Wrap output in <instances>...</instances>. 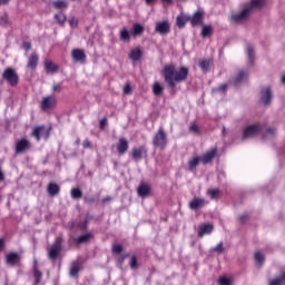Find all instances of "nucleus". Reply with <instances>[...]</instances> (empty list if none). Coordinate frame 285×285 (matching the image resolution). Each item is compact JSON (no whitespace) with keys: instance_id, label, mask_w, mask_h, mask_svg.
<instances>
[{"instance_id":"f257e3e1","label":"nucleus","mask_w":285,"mask_h":285,"mask_svg":"<svg viewBox=\"0 0 285 285\" xmlns=\"http://www.w3.org/2000/svg\"><path fill=\"white\" fill-rule=\"evenodd\" d=\"M163 77L169 88H175V82L181 83L188 79V68L180 67L179 70H176L174 65H167L163 69Z\"/></svg>"},{"instance_id":"f03ea898","label":"nucleus","mask_w":285,"mask_h":285,"mask_svg":"<svg viewBox=\"0 0 285 285\" xmlns=\"http://www.w3.org/2000/svg\"><path fill=\"white\" fill-rule=\"evenodd\" d=\"M154 148H159V150H165L168 146V134L164 130V127H159L158 131L153 138Z\"/></svg>"},{"instance_id":"7ed1b4c3","label":"nucleus","mask_w":285,"mask_h":285,"mask_svg":"<svg viewBox=\"0 0 285 285\" xmlns=\"http://www.w3.org/2000/svg\"><path fill=\"white\" fill-rule=\"evenodd\" d=\"M206 17V11L204 9H197L191 16L186 17V21L197 28L198 26H204V18Z\"/></svg>"},{"instance_id":"20e7f679","label":"nucleus","mask_w":285,"mask_h":285,"mask_svg":"<svg viewBox=\"0 0 285 285\" xmlns=\"http://www.w3.org/2000/svg\"><path fill=\"white\" fill-rule=\"evenodd\" d=\"M2 79L14 87L19 83V73L12 68H7L2 73Z\"/></svg>"},{"instance_id":"39448f33","label":"nucleus","mask_w":285,"mask_h":285,"mask_svg":"<svg viewBox=\"0 0 285 285\" xmlns=\"http://www.w3.org/2000/svg\"><path fill=\"white\" fill-rule=\"evenodd\" d=\"M264 127L261 124L250 125L246 127L243 131V139H248V137H256L259 135Z\"/></svg>"},{"instance_id":"423d86ee","label":"nucleus","mask_w":285,"mask_h":285,"mask_svg":"<svg viewBox=\"0 0 285 285\" xmlns=\"http://www.w3.org/2000/svg\"><path fill=\"white\" fill-rule=\"evenodd\" d=\"M61 243H62L61 237H58L53 243V245L48 249L49 259L55 261L57 259V257H59V254L61 253Z\"/></svg>"},{"instance_id":"0eeeda50","label":"nucleus","mask_w":285,"mask_h":285,"mask_svg":"<svg viewBox=\"0 0 285 285\" xmlns=\"http://www.w3.org/2000/svg\"><path fill=\"white\" fill-rule=\"evenodd\" d=\"M261 101L264 106H271L273 101V89L271 87H264L261 90Z\"/></svg>"},{"instance_id":"6e6552de","label":"nucleus","mask_w":285,"mask_h":285,"mask_svg":"<svg viewBox=\"0 0 285 285\" xmlns=\"http://www.w3.org/2000/svg\"><path fill=\"white\" fill-rule=\"evenodd\" d=\"M155 32L161 35V37H166L170 32V22L167 20L156 22Z\"/></svg>"},{"instance_id":"1a4fd4ad","label":"nucleus","mask_w":285,"mask_h":285,"mask_svg":"<svg viewBox=\"0 0 285 285\" xmlns=\"http://www.w3.org/2000/svg\"><path fill=\"white\" fill-rule=\"evenodd\" d=\"M147 155L148 149L146 148V146H140L131 150V159H134V161H139L140 159H144V157H146Z\"/></svg>"},{"instance_id":"9d476101","label":"nucleus","mask_w":285,"mask_h":285,"mask_svg":"<svg viewBox=\"0 0 285 285\" xmlns=\"http://www.w3.org/2000/svg\"><path fill=\"white\" fill-rule=\"evenodd\" d=\"M250 14V8L245 7L239 13L232 16L233 21L235 23H242V21H246Z\"/></svg>"},{"instance_id":"9b49d317","label":"nucleus","mask_w":285,"mask_h":285,"mask_svg":"<svg viewBox=\"0 0 285 285\" xmlns=\"http://www.w3.org/2000/svg\"><path fill=\"white\" fill-rule=\"evenodd\" d=\"M213 224H203L198 227V237H204V235H210L214 230Z\"/></svg>"},{"instance_id":"f8f14e48","label":"nucleus","mask_w":285,"mask_h":285,"mask_svg":"<svg viewBox=\"0 0 285 285\" xmlns=\"http://www.w3.org/2000/svg\"><path fill=\"white\" fill-rule=\"evenodd\" d=\"M204 206H206V200L203 198H194L189 203L190 210H199V208H204Z\"/></svg>"},{"instance_id":"ddd939ff","label":"nucleus","mask_w":285,"mask_h":285,"mask_svg":"<svg viewBox=\"0 0 285 285\" xmlns=\"http://www.w3.org/2000/svg\"><path fill=\"white\" fill-rule=\"evenodd\" d=\"M55 104H57V100L55 99V97H46L41 101V109L50 110V108H52V106H55Z\"/></svg>"},{"instance_id":"4468645a","label":"nucleus","mask_w":285,"mask_h":285,"mask_svg":"<svg viewBox=\"0 0 285 285\" xmlns=\"http://www.w3.org/2000/svg\"><path fill=\"white\" fill-rule=\"evenodd\" d=\"M30 148V142L26 139H22L16 144V153L19 155L23 153V150H28Z\"/></svg>"},{"instance_id":"2eb2a0df","label":"nucleus","mask_w":285,"mask_h":285,"mask_svg":"<svg viewBox=\"0 0 285 285\" xmlns=\"http://www.w3.org/2000/svg\"><path fill=\"white\" fill-rule=\"evenodd\" d=\"M71 57L73 61H86V53L81 49H73Z\"/></svg>"},{"instance_id":"dca6fc26","label":"nucleus","mask_w":285,"mask_h":285,"mask_svg":"<svg viewBox=\"0 0 285 285\" xmlns=\"http://www.w3.org/2000/svg\"><path fill=\"white\" fill-rule=\"evenodd\" d=\"M117 150L119 155H125V153H128V140H126V138L119 139Z\"/></svg>"},{"instance_id":"f3484780","label":"nucleus","mask_w":285,"mask_h":285,"mask_svg":"<svg viewBox=\"0 0 285 285\" xmlns=\"http://www.w3.org/2000/svg\"><path fill=\"white\" fill-rule=\"evenodd\" d=\"M17 262H19V253H9L6 256V263L9 266H14V264H17Z\"/></svg>"},{"instance_id":"a211bd4d","label":"nucleus","mask_w":285,"mask_h":285,"mask_svg":"<svg viewBox=\"0 0 285 285\" xmlns=\"http://www.w3.org/2000/svg\"><path fill=\"white\" fill-rule=\"evenodd\" d=\"M137 193L139 197H148V195H150V186L140 184L137 188Z\"/></svg>"},{"instance_id":"6ab92c4d","label":"nucleus","mask_w":285,"mask_h":285,"mask_svg":"<svg viewBox=\"0 0 285 285\" xmlns=\"http://www.w3.org/2000/svg\"><path fill=\"white\" fill-rule=\"evenodd\" d=\"M264 6H266V0H252L249 6H247L246 8H250V12H253V8L262 10Z\"/></svg>"},{"instance_id":"aec40b11","label":"nucleus","mask_w":285,"mask_h":285,"mask_svg":"<svg viewBox=\"0 0 285 285\" xmlns=\"http://www.w3.org/2000/svg\"><path fill=\"white\" fill-rule=\"evenodd\" d=\"M59 185L55 183H50L47 187V193L50 195V197H55L56 195H59Z\"/></svg>"},{"instance_id":"412c9836","label":"nucleus","mask_w":285,"mask_h":285,"mask_svg":"<svg viewBox=\"0 0 285 285\" xmlns=\"http://www.w3.org/2000/svg\"><path fill=\"white\" fill-rule=\"evenodd\" d=\"M38 63H39V56L37 53L31 55L28 61V68H31V70H36Z\"/></svg>"},{"instance_id":"4be33fe9","label":"nucleus","mask_w":285,"mask_h":285,"mask_svg":"<svg viewBox=\"0 0 285 285\" xmlns=\"http://www.w3.org/2000/svg\"><path fill=\"white\" fill-rule=\"evenodd\" d=\"M202 164H210L215 159V149H212L209 153L205 154L203 157H199Z\"/></svg>"},{"instance_id":"5701e85b","label":"nucleus","mask_w":285,"mask_h":285,"mask_svg":"<svg viewBox=\"0 0 285 285\" xmlns=\"http://www.w3.org/2000/svg\"><path fill=\"white\" fill-rule=\"evenodd\" d=\"M79 271H81V265L78 262L71 264V267L69 271L70 277H77V275H79Z\"/></svg>"},{"instance_id":"b1692460","label":"nucleus","mask_w":285,"mask_h":285,"mask_svg":"<svg viewBox=\"0 0 285 285\" xmlns=\"http://www.w3.org/2000/svg\"><path fill=\"white\" fill-rule=\"evenodd\" d=\"M210 63H213L212 59H202L199 60V68L203 72H208V68H210Z\"/></svg>"},{"instance_id":"393cba45","label":"nucleus","mask_w":285,"mask_h":285,"mask_svg":"<svg viewBox=\"0 0 285 285\" xmlns=\"http://www.w3.org/2000/svg\"><path fill=\"white\" fill-rule=\"evenodd\" d=\"M285 284V272L274 279L268 281V285H284Z\"/></svg>"},{"instance_id":"a878e982","label":"nucleus","mask_w":285,"mask_h":285,"mask_svg":"<svg viewBox=\"0 0 285 285\" xmlns=\"http://www.w3.org/2000/svg\"><path fill=\"white\" fill-rule=\"evenodd\" d=\"M129 59H131V61H139V59H141V49L136 48L131 50Z\"/></svg>"},{"instance_id":"bb28decb","label":"nucleus","mask_w":285,"mask_h":285,"mask_svg":"<svg viewBox=\"0 0 285 285\" xmlns=\"http://www.w3.org/2000/svg\"><path fill=\"white\" fill-rule=\"evenodd\" d=\"M131 35L134 37H139L140 35H144V26H141L139 23H135L132 27Z\"/></svg>"},{"instance_id":"cd10ccee","label":"nucleus","mask_w":285,"mask_h":285,"mask_svg":"<svg viewBox=\"0 0 285 285\" xmlns=\"http://www.w3.org/2000/svg\"><path fill=\"white\" fill-rule=\"evenodd\" d=\"M199 161H202V159L199 157H194V158L189 159V161H188L189 170H195V168H197L199 166Z\"/></svg>"},{"instance_id":"c85d7f7f","label":"nucleus","mask_w":285,"mask_h":285,"mask_svg":"<svg viewBox=\"0 0 285 285\" xmlns=\"http://www.w3.org/2000/svg\"><path fill=\"white\" fill-rule=\"evenodd\" d=\"M91 234H85L75 239L77 244H88L90 242Z\"/></svg>"},{"instance_id":"c756f323","label":"nucleus","mask_w":285,"mask_h":285,"mask_svg":"<svg viewBox=\"0 0 285 285\" xmlns=\"http://www.w3.org/2000/svg\"><path fill=\"white\" fill-rule=\"evenodd\" d=\"M247 55H248V59H249V63L255 62V49L253 48V45H248L247 46Z\"/></svg>"},{"instance_id":"7c9ffc66","label":"nucleus","mask_w":285,"mask_h":285,"mask_svg":"<svg viewBox=\"0 0 285 285\" xmlns=\"http://www.w3.org/2000/svg\"><path fill=\"white\" fill-rule=\"evenodd\" d=\"M46 132V127H36L33 129V137H36L37 141L41 139V135Z\"/></svg>"},{"instance_id":"2f4dec72","label":"nucleus","mask_w":285,"mask_h":285,"mask_svg":"<svg viewBox=\"0 0 285 285\" xmlns=\"http://www.w3.org/2000/svg\"><path fill=\"white\" fill-rule=\"evenodd\" d=\"M254 259L261 266H264V262H266V258L264 257V254L262 252H256L254 255Z\"/></svg>"},{"instance_id":"473e14b6","label":"nucleus","mask_w":285,"mask_h":285,"mask_svg":"<svg viewBox=\"0 0 285 285\" xmlns=\"http://www.w3.org/2000/svg\"><path fill=\"white\" fill-rule=\"evenodd\" d=\"M45 68H46L47 72H57V70H59L57 65H55L53 62H50V61L45 62Z\"/></svg>"},{"instance_id":"72a5a7b5","label":"nucleus","mask_w":285,"mask_h":285,"mask_svg":"<svg viewBox=\"0 0 285 285\" xmlns=\"http://www.w3.org/2000/svg\"><path fill=\"white\" fill-rule=\"evenodd\" d=\"M248 77V72L240 70L238 75L235 78V83H240V81H244Z\"/></svg>"},{"instance_id":"f704fd0d","label":"nucleus","mask_w":285,"mask_h":285,"mask_svg":"<svg viewBox=\"0 0 285 285\" xmlns=\"http://www.w3.org/2000/svg\"><path fill=\"white\" fill-rule=\"evenodd\" d=\"M33 277H35V285L41 284L42 274L37 269V266L33 268Z\"/></svg>"},{"instance_id":"c9c22d12","label":"nucleus","mask_w":285,"mask_h":285,"mask_svg":"<svg viewBox=\"0 0 285 285\" xmlns=\"http://www.w3.org/2000/svg\"><path fill=\"white\" fill-rule=\"evenodd\" d=\"M53 8H57V10H61L62 8H68V2H66L65 0L55 1Z\"/></svg>"},{"instance_id":"e433bc0d","label":"nucleus","mask_w":285,"mask_h":285,"mask_svg":"<svg viewBox=\"0 0 285 285\" xmlns=\"http://www.w3.org/2000/svg\"><path fill=\"white\" fill-rule=\"evenodd\" d=\"M153 91H154V95L159 96L161 95V92H164V87H161L159 82H155L153 86Z\"/></svg>"},{"instance_id":"4c0bfd02","label":"nucleus","mask_w":285,"mask_h":285,"mask_svg":"<svg viewBox=\"0 0 285 285\" xmlns=\"http://www.w3.org/2000/svg\"><path fill=\"white\" fill-rule=\"evenodd\" d=\"M213 32V28L210 26H204L202 31V37L206 39V37H210Z\"/></svg>"},{"instance_id":"58836bf2","label":"nucleus","mask_w":285,"mask_h":285,"mask_svg":"<svg viewBox=\"0 0 285 285\" xmlns=\"http://www.w3.org/2000/svg\"><path fill=\"white\" fill-rule=\"evenodd\" d=\"M120 40L130 41V32H128L127 29L120 30Z\"/></svg>"},{"instance_id":"ea45409f","label":"nucleus","mask_w":285,"mask_h":285,"mask_svg":"<svg viewBox=\"0 0 285 285\" xmlns=\"http://www.w3.org/2000/svg\"><path fill=\"white\" fill-rule=\"evenodd\" d=\"M82 193L79 188L71 189V197L72 199H81Z\"/></svg>"},{"instance_id":"a19ab883","label":"nucleus","mask_w":285,"mask_h":285,"mask_svg":"<svg viewBox=\"0 0 285 285\" xmlns=\"http://www.w3.org/2000/svg\"><path fill=\"white\" fill-rule=\"evenodd\" d=\"M186 18L184 16H178L177 19H176V24L179 27V28H184V26H186Z\"/></svg>"},{"instance_id":"79ce46f5","label":"nucleus","mask_w":285,"mask_h":285,"mask_svg":"<svg viewBox=\"0 0 285 285\" xmlns=\"http://www.w3.org/2000/svg\"><path fill=\"white\" fill-rule=\"evenodd\" d=\"M55 19L60 24L66 23V16L63 13H56Z\"/></svg>"},{"instance_id":"37998d69","label":"nucleus","mask_w":285,"mask_h":285,"mask_svg":"<svg viewBox=\"0 0 285 285\" xmlns=\"http://www.w3.org/2000/svg\"><path fill=\"white\" fill-rule=\"evenodd\" d=\"M130 268H132V271L137 269V257L132 256L129 263Z\"/></svg>"},{"instance_id":"c03bdc74","label":"nucleus","mask_w":285,"mask_h":285,"mask_svg":"<svg viewBox=\"0 0 285 285\" xmlns=\"http://www.w3.org/2000/svg\"><path fill=\"white\" fill-rule=\"evenodd\" d=\"M218 285H230V279H228L226 277H220L218 279Z\"/></svg>"},{"instance_id":"a18cd8bd","label":"nucleus","mask_w":285,"mask_h":285,"mask_svg":"<svg viewBox=\"0 0 285 285\" xmlns=\"http://www.w3.org/2000/svg\"><path fill=\"white\" fill-rule=\"evenodd\" d=\"M190 132H194L195 135H197L199 132V127H197L196 124H191L189 127Z\"/></svg>"},{"instance_id":"49530a36","label":"nucleus","mask_w":285,"mask_h":285,"mask_svg":"<svg viewBox=\"0 0 285 285\" xmlns=\"http://www.w3.org/2000/svg\"><path fill=\"white\" fill-rule=\"evenodd\" d=\"M121 250H124V247L121 245L114 246V253H116L117 255H119V253H121Z\"/></svg>"},{"instance_id":"de8ad7c7","label":"nucleus","mask_w":285,"mask_h":285,"mask_svg":"<svg viewBox=\"0 0 285 285\" xmlns=\"http://www.w3.org/2000/svg\"><path fill=\"white\" fill-rule=\"evenodd\" d=\"M215 252L216 253H224V245L220 243V244H218L217 246H216V248H215Z\"/></svg>"},{"instance_id":"09e8293b","label":"nucleus","mask_w":285,"mask_h":285,"mask_svg":"<svg viewBox=\"0 0 285 285\" xmlns=\"http://www.w3.org/2000/svg\"><path fill=\"white\" fill-rule=\"evenodd\" d=\"M275 132H277V129H275V128H268V129L266 130L265 135H266V136H268V135H275Z\"/></svg>"},{"instance_id":"8fccbe9b","label":"nucleus","mask_w":285,"mask_h":285,"mask_svg":"<svg viewBox=\"0 0 285 285\" xmlns=\"http://www.w3.org/2000/svg\"><path fill=\"white\" fill-rule=\"evenodd\" d=\"M52 90H53V92H61V85H53L52 86Z\"/></svg>"},{"instance_id":"3c124183","label":"nucleus","mask_w":285,"mask_h":285,"mask_svg":"<svg viewBox=\"0 0 285 285\" xmlns=\"http://www.w3.org/2000/svg\"><path fill=\"white\" fill-rule=\"evenodd\" d=\"M91 146H92V144L90 142V140H88V139L83 140V142H82L83 148H90Z\"/></svg>"},{"instance_id":"603ef678","label":"nucleus","mask_w":285,"mask_h":285,"mask_svg":"<svg viewBox=\"0 0 285 285\" xmlns=\"http://www.w3.org/2000/svg\"><path fill=\"white\" fill-rule=\"evenodd\" d=\"M106 124H108V119L104 118V119L100 120L101 130H104V128H106Z\"/></svg>"},{"instance_id":"864d4df0","label":"nucleus","mask_w":285,"mask_h":285,"mask_svg":"<svg viewBox=\"0 0 285 285\" xmlns=\"http://www.w3.org/2000/svg\"><path fill=\"white\" fill-rule=\"evenodd\" d=\"M130 90H131L130 85H126V86L124 87V94H125V95H130Z\"/></svg>"},{"instance_id":"5fc2aeb1","label":"nucleus","mask_w":285,"mask_h":285,"mask_svg":"<svg viewBox=\"0 0 285 285\" xmlns=\"http://www.w3.org/2000/svg\"><path fill=\"white\" fill-rule=\"evenodd\" d=\"M207 195H209L210 199H215V189H209Z\"/></svg>"},{"instance_id":"6e6d98bb","label":"nucleus","mask_w":285,"mask_h":285,"mask_svg":"<svg viewBox=\"0 0 285 285\" xmlns=\"http://www.w3.org/2000/svg\"><path fill=\"white\" fill-rule=\"evenodd\" d=\"M227 88H228V86H227L226 83H224V85H222V86L218 88V90H219L220 92H225V91L227 90Z\"/></svg>"},{"instance_id":"4d7b16f0","label":"nucleus","mask_w":285,"mask_h":285,"mask_svg":"<svg viewBox=\"0 0 285 285\" xmlns=\"http://www.w3.org/2000/svg\"><path fill=\"white\" fill-rule=\"evenodd\" d=\"M101 202H102V204H108V202H112V197L107 196V197L102 198Z\"/></svg>"},{"instance_id":"13d9d810","label":"nucleus","mask_w":285,"mask_h":285,"mask_svg":"<svg viewBox=\"0 0 285 285\" xmlns=\"http://www.w3.org/2000/svg\"><path fill=\"white\" fill-rule=\"evenodd\" d=\"M30 48H32V45L30 42H24L23 43V49L24 50H30Z\"/></svg>"},{"instance_id":"bf43d9fd","label":"nucleus","mask_w":285,"mask_h":285,"mask_svg":"<svg viewBox=\"0 0 285 285\" xmlns=\"http://www.w3.org/2000/svg\"><path fill=\"white\" fill-rule=\"evenodd\" d=\"M246 219H248V215H243L239 217V222L240 224H244V222H246Z\"/></svg>"},{"instance_id":"052dcab7","label":"nucleus","mask_w":285,"mask_h":285,"mask_svg":"<svg viewBox=\"0 0 285 285\" xmlns=\"http://www.w3.org/2000/svg\"><path fill=\"white\" fill-rule=\"evenodd\" d=\"M69 23H70V26H72V28H75V26H77V19L71 18V19L69 20Z\"/></svg>"},{"instance_id":"680f3d73","label":"nucleus","mask_w":285,"mask_h":285,"mask_svg":"<svg viewBox=\"0 0 285 285\" xmlns=\"http://www.w3.org/2000/svg\"><path fill=\"white\" fill-rule=\"evenodd\" d=\"M6 245V240L3 238L0 239V250L3 248Z\"/></svg>"},{"instance_id":"e2e57ef3","label":"nucleus","mask_w":285,"mask_h":285,"mask_svg":"<svg viewBox=\"0 0 285 285\" xmlns=\"http://www.w3.org/2000/svg\"><path fill=\"white\" fill-rule=\"evenodd\" d=\"M7 3H10V0H0V6H7Z\"/></svg>"},{"instance_id":"0e129e2a","label":"nucleus","mask_w":285,"mask_h":285,"mask_svg":"<svg viewBox=\"0 0 285 285\" xmlns=\"http://www.w3.org/2000/svg\"><path fill=\"white\" fill-rule=\"evenodd\" d=\"M87 204H95V198H86Z\"/></svg>"},{"instance_id":"69168bd1","label":"nucleus","mask_w":285,"mask_h":285,"mask_svg":"<svg viewBox=\"0 0 285 285\" xmlns=\"http://www.w3.org/2000/svg\"><path fill=\"white\" fill-rule=\"evenodd\" d=\"M163 3H166L167 6H170V3H173V0H161Z\"/></svg>"},{"instance_id":"338daca9","label":"nucleus","mask_w":285,"mask_h":285,"mask_svg":"<svg viewBox=\"0 0 285 285\" xmlns=\"http://www.w3.org/2000/svg\"><path fill=\"white\" fill-rule=\"evenodd\" d=\"M215 197H219V189H215Z\"/></svg>"},{"instance_id":"774afa93","label":"nucleus","mask_w":285,"mask_h":285,"mask_svg":"<svg viewBox=\"0 0 285 285\" xmlns=\"http://www.w3.org/2000/svg\"><path fill=\"white\" fill-rule=\"evenodd\" d=\"M282 83L285 85V75L282 77Z\"/></svg>"}]
</instances>
